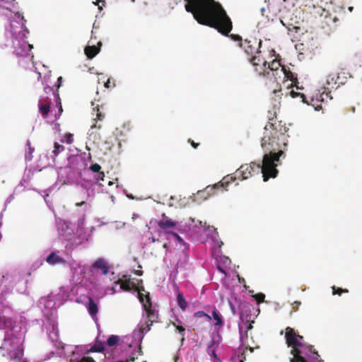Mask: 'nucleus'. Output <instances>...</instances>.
I'll return each instance as SVG.
<instances>
[{"label":"nucleus","mask_w":362,"mask_h":362,"mask_svg":"<svg viewBox=\"0 0 362 362\" xmlns=\"http://www.w3.org/2000/svg\"><path fill=\"white\" fill-rule=\"evenodd\" d=\"M185 10L192 13L194 18L202 25L216 29L233 40L243 42L241 36L229 33L233 28L232 21L221 4L215 0H185Z\"/></svg>","instance_id":"obj_1"},{"label":"nucleus","mask_w":362,"mask_h":362,"mask_svg":"<svg viewBox=\"0 0 362 362\" xmlns=\"http://www.w3.org/2000/svg\"><path fill=\"white\" fill-rule=\"evenodd\" d=\"M288 128L282 121L268 122L264 128L261 146L266 153L263 156V175L264 182L274 178L279 173L276 167L280 164V157L284 155L279 140L286 146L285 134Z\"/></svg>","instance_id":"obj_2"},{"label":"nucleus","mask_w":362,"mask_h":362,"mask_svg":"<svg viewBox=\"0 0 362 362\" xmlns=\"http://www.w3.org/2000/svg\"><path fill=\"white\" fill-rule=\"evenodd\" d=\"M262 44V40L255 37L245 39L243 42L240 44V47H241L247 55L250 62L254 66L255 71L259 76L265 74V67L266 65H267V62L262 60L259 55L261 53L260 48Z\"/></svg>","instance_id":"obj_3"},{"label":"nucleus","mask_w":362,"mask_h":362,"mask_svg":"<svg viewBox=\"0 0 362 362\" xmlns=\"http://www.w3.org/2000/svg\"><path fill=\"white\" fill-rule=\"evenodd\" d=\"M0 349L3 356L11 359H19L23 356L22 343L16 337H6Z\"/></svg>","instance_id":"obj_4"},{"label":"nucleus","mask_w":362,"mask_h":362,"mask_svg":"<svg viewBox=\"0 0 362 362\" xmlns=\"http://www.w3.org/2000/svg\"><path fill=\"white\" fill-rule=\"evenodd\" d=\"M139 299L140 302L142 303L144 310L146 313L147 318L150 322V324H147L145 327H141L140 328V330L141 332H147L151 329V326L155 322L157 321V319L158 317V313L155 309L152 308V303L148 292H146V293H141V291H139Z\"/></svg>","instance_id":"obj_5"},{"label":"nucleus","mask_w":362,"mask_h":362,"mask_svg":"<svg viewBox=\"0 0 362 362\" xmlns=\"http://www.w3.org/2000/svg\"><path fill=\"white\" fill-rule=\"evenodd\" d=\"M342 83L341 81H339V76L329 74L327 78L326 83L322 88V91L320 90V100L322 102L332 100V90L337 89Z\"/></svg>","instance_id":"obj_6"},{"label":"nucleus","mask_w":362,"mask_h":362,"mask_svg":"<svg viewBox=\"0 0 362 362\" xmlns=\"http://www.w3.org/2000/svg\"><path fill=\"white\" fill-rule=\"evenodd\" d=\"M263 163L262 165L257 164L256 163L252 162L250 164H244L242 165L239 169L236 171V175L238 177H241V180H245L252 175V173L254 171H257V173L261 170L262 173V177L264 178L263 171ZM264 181V180L263 179Z\"/></svg>","instance_id":"obj_7"},{"label":"nucleus","mask_w":362,"mask_h":362,"mask_svg":"<svg viewBox=\"0 0 362 362\" xmlns=\"http://www.w3.org/2000/svg\"><path fill=\"white\" fill-rule=\"evenodd\" d=\"M136 282L142 283V280L137 279H133L131 280L130 278L127 279V276L124 275L122 279H119L115 284L120 285V288L124 291H129L131 290L136 291L138 293L141 291V293H146V291L143 286L139 287L136 285Z\"/></svg>","instance_id":"obj_8"},{"label":"nucleus","mask_w":362,"mask_h":362,"mask_svg":"<svg viewBox=\"0 0 362 362\" xmlns=\"http://www.w3.org/2000/svg\"><path fill=\"white\" fill-rule=\"evenodd\" d=\"M236 180L235 176H233L230 175H228L225 176L221 181L218 182L213 185H208L205 188H211L208 191V194L209 197L211 196H214L216 194L217 191H221L224 192L228 190V187L230 183L235 181Z\"/></svg>","instance_id":"obj_9"},{"label":"nucleus","mask_w":362,"mask_h":362,"mask_svg":"<svg viewBox=\"0 0 362 362\" xmlns=\"http://www.w3.org/2000/svg\"><path fill=\"white\" fill-rule=\"evenodd\" d=\"M285 339L288 347L303 346V344L298 339L296 332L293 328L290 327L286 328Z\"/></svg>","instance_id":"obj_10"},{"label":"nucleus","mask_w":362,"mask_h":362,"mask_svg":"<svg viewBox=\"0 0 362 362\" xmlns=\"http://www.w3.org/2000/svg\"><path fill=\"white\" fill-rule=\"evenodd\" d=\"M177 222L170 218L165 214H162V218L158 221V226L167 233L171 234L173 228H175Z\"/></svg>","instance_id":"obj_11"},{"label":"nucleus","mask_w":362,"mask_h":362,"mask_svg":"<svg viewBox=\"0 0 362 362\" xmlns=\"http://www.w3.org/2000/svg\"><path fill=\"white\" fill-rule=\"evenodd\" d=\"M12 310L9 307L4 308V311L0 313V329H5L12 326L13 320L11 317Z\"/></svg>","instance_id":"obj_12"},{"label":"nucleus","mask_w":362,"mask_h":362,"mask_svg":"<svg viewBox=\"0 0 362 362\" xmlns=\"http://www.w3.org/2000/svg\"><path fill=\"white\" fill-rule=\"evenodd\" d=\"M89 315L93 317H96L98 313V304L94 301L93 298L90 296L88 297V303L86 306Z\"/></svg>","instance_id":"obj_13"},{"label":"nucleus","mask_w":362,"mask_h":362,"mask_svg":"<svg viewBox=\"0 0 362 362\" xmlns=\"http://www.w3.org/2000/svg\"><path fill=\"white\" fill-rule=\"evenodd\" d=\"M93 267L95 269H100L102 272V274L106 275L108 273L109 267L106 261L104 259L99 258L93 264Z\"/></svg>","instance_id":"obj_14"},{"label":"nucleus","mask_w":362,"mask_h":362,"mask_svg":"<svg viewBox=\"0 0 362 362\" xmlns=\"http://www.w3.org/2000/svg\"><path fill=\"white\" fill-rule=\"evenodd\" d=\"M46 262L51 265L64 263V259L59 256L57 254H56V252H51L47 257Z\"/></svg>","instance_id":"obj_15"},{"label":"nucleus","mask_w":362,"mask_h":362,"mask_svg":"<svg viewBox=\"0 0 362 362\" xmlns=\"http://www.w3.org/2000/svg\"><path fill=\"white\" fill-rule=\"evenodd\" d=\"M93 112H95L96 117L94 119V121H95L94 124H93L91 125V129H95V128L100 129L101 128V125L100 124H97V121H102L105 118V115L103 114L100 111V109H99L98 106H97V107L93 108Z\"/></svg>","instance_id":"obj_16"},{"label":"nucleus","mask_w":362,"mask_h":362,"mask_svg":"<svg viewBox=\"0 0 362 362\" xmlns=\"http://www.w3.org/2000/svg\"><path fill=\"white\" fill-rule=\"evenodd\" d=\"M100 48L97 46H87L84 49V52L88 59H93L99 52Z\"/></svg>","instance_id":"obj_17"},{"label":"nucleus","mask_w":362,"mask_h":362,"mask_svg":"<svg viewBox=\"0 0 362 362\" xmlns=\"http://www.w3.org/2000/svg\"><path fill=\"white\" fill-rule=\"evenodd\" d=\"M310 9V13L314 17L322 16L324 13H327L326 10L320 6H316L315 4L311 6V8H308Z\"/></svg>","instance_id":"obj_18"},{"label":"nucleus","mask_w":362,"mask_h":362,"mask_svg":"<svg viewBox=\"0 0 362 362\" xmlns=\"http://www.w3.org/2000/svg\"><path fill=\"white\" fill-rule=\"evenodd\" d=\"M282 66H283L281 65L279 61L274 60L271 63L268 64L267 68V66L265 67V71H264L265 74H263V75L266 76V75L269 74V71H267V69L274 72V71H278V70H279L280 68L281 69Z\"/></svg>","instance_id":"obj_19"},{"label":"nucleus","mask_w":362,"mask_h":362,"mask_svg":"<svg viewBox=\"0 0 362 362\" xmlns=\"http://www.w3.org/2000/svg\"><path fill=\"white\" fill-rule=\"evenodd\" d=\"M211 189V188H204L202 190L197 191V192L194 194L195 199L198 201H204L209 198L208 191Z\"/></svg>","instance_id":"obj_20"},{"label":"nucleus","mask_w":362,"mask_h":362,"mask_svg":"<svg viewBox=\"0 0 362 362\" xmlns=\"http://www.w3.org/2000/svg\"><path fill=\"white\" fill-rule=\"evenodd\" d=\"M50 105H51L48 103L46 104L39 103V112L42 114V116L44 119H46L48 116L50 110Z\"/></svg>","instance_id":"obj_21"},{"label":"nucleus","mask_w":362,"mask_h":362,"mask_svg":"<svg viewBox=\"0 0 362 362\" xmlns=\"http://www.w3.org/2000/svg\"><path fill=\"white\" fill-rule=\"evenodd\" d=\"M240 318H241L243 323H242V325H239L240 331L241 332V330L243 328H245V332L247 333L249 330L252 329V327H253L252 323H254V320L250 321L249 320H247L245 322H244L243 313L240 315Z\"/></svg>","instance_id":"obj_22"},{"label":"nucleus","mask_w":362,"mask_h":362,"mask_svg":"<svg viewBox=\"0 0 362 362\" xmlns=\"http://www.w3.org/2000/svg\"><path fill=\"white\" fill-rule=\"evenodd\" d=\"M299 347L300 346L291 347V354L293 356V358H291L290 362H298L299 358H303L301 356L302 351L298 349Z\"/></svg>","instance_id":"obj_23"},{"label":"nucleus","mask_w":362,"mask_h":362,"mask_svg":"<svg viewBox=\"0 0 362 362\" xmlns=\"http://www.w3.org/2000/svg\"><path fill=\"white\" fill-rule=\"evenodd\" d=\"M212 317L216 320V322L214 324L215 326L220 327L223 325V320L222 319V317L216 309H214L212 311Z\"/></svg>","instance_id":"obj_24"},{"label":"nucleus","mask_w":362,"mask_h":362,"mask_svg":"<svg viewBox=\"0 0 362 362\" xmlns=\"http://www.w3.org/2000/svg\"><path fill=\"white\" fill-rule=\"evenodd\" d=\"M44 90H45L46 94L52 93V94L57 98V100L58 101V103L59 104V112H62V105H61V102H60V98L59 97V94L57 93L54 92V90H53V88L49 86H45Z\"/></svg>","instance_id":"obj_25"},{"label":"nucleus","mask_w":362,"mask_h":362,"mask_svg":"<svg viewBox=\"0 0 362 362\" xmlns=\"http://www.w3.org/2000/svg\"><path fill=\"white\" fill-rule=\"evenodd\" d=\"M105 349V343L96 341L95 344L90 349V351L93 352H102Z\"/></svg>","instance_id":"obj_26"},{"label":"nucleus","mask_w":362,"mask_h":362,"mask_svg":"<svg viewBox=\"0 0 362 362\" xmlns=\"http://www.w3.org/2000/svg\"><path fill=\"white\" fill-rule=\"evenodd\" d=\"M177 303L179 307L182 310H185L187 306V303L183 296V295L181 293H178L177 296Z\"/></svg>","instance_id":"obj_27"},{"label":"nucleus","mask_w":362,"mask_h":362,"mask_svg":"<svg viewBox=\"0 0 362 362\" xmlns=\"http://www.w3.org/2000/svg\"><path fill=\"white\" fill-rule=\"evenodd\" d=\"M280 71L284 73L285 78L290 80L291 81L294 82L297 80V78L294 76V74L290 70H286L285 66H282Z\"/></svg>","instance_id":"obj_28"},{"label":"nucleus","mask_w":362,"mask_h":362,"mask_svg":"<svg viewBox=\"0 0 362 362\" xmlns=\"http://www.w3.org/2000/svg\"><path fill=\"white\" fill-rule=\"evenodd\" d=\"M119 340V337L117 335H111L105 343V346L112 347L116 345Z\"/></svg>","instance_id":"obj_29"},{"label":"nucleus","mask_w":362,"mask_h":362,"mask_svg":"<svg viewBox=\"0 0 362 362\" xmlns=\"http://www.w3.org/2000/svg\"><path fill=\"white\" fill-rule=\"evenodd\" d=\"M64 146L62 144H59L57 142H54V150L52 151V157H57L60 153L64 151Z\"/></svg>","instance_id":"obj_30"},{"label":"nucleus","mask_w":362,"mask_h":362,"mask_svg":"<svg viewBox=\"0 0 362 362\" xmlns=\"http://www.w3.org/2000/svg\"><path fill=\"white\" fill-rule=\"evenodd\" d=\"M193 316L195 318H203L207 322H210L211 320V317L208 314L205 313L204 311H198L195 313Z\"/></svg>","instance_id":"obj_31"},{"label":"nucleus","mask_w":362,"mask_h":362,"mask_svg":"<svg viewBox=\"0 0 362 362\" xmlns=\"http://www.w3.org/2000/svg\"><path fill=\"white\" fill-rule=\"evenodd\" d=\"M173 326L175 327L176 331L179 332L181 335V342L183 344L185 341V329L182 325H177L175 323H173Z\"/></svg>","instance_id":"obj_32"},{"label":"nucleus","mask_w":362,"mask_h":362,"mask_svg":"<svg viewBox=\"0 0 362 362\" xmlns=\"http://www.w3.org/2000/svg\"><path fill=\"white\" fill-rule=\"evenodd\" d=\"M332 293L333 295H339V296H341L342 293H348L349 292V290L346 289V288H339V287H337L335 286H333L332 287Z\"/></svg>","instance_id":"obj_33"},{"label":"nucleus","mask_w":362,"mask_h":362,"mask_svg":"<svg viewBox=\"0 0 362 362\" xmlns=\"http://www.w3.org/2000/svg\"><path fill=\"white\" fill-rule=\"evenodd\" d=\"M74 141V135L71 133H66L64 134V138L62 139V142H66L68 144H72Z\"/></svg>","instance_id":"obj_34"},{"label":"nucleus","mask_w":362,"mask_h":362,"mask_svg":"<svg viewBox=\"0 0 362 362\" xmlns=\"http://www.w3.org/2000/svg\"><path fill=\"white\" fill-rule=\"evenodd\" d=\"M252 298L259 304L264 301L265 295L262 293H259L252 296Z\"/></svg>","instance_id":"obj_35"},{"label":"nucleus","mask_w":362,"mask_h":362,"mask_svg":"<svg viewBox=\"0 0 362 362\" xmlns=\"http://www.w3.org/2000/svg\"><path fill=\"white\" fill-rule=\"evenodd\" d=\"M290 95H291V96L292 98H296V97H298V96H300V98H302V101H303V103H307V102H306V97H305V95L304 94H303V93H298V92H296V91H294V90H291V91H290Z\"/></svg>","instance_id":"obj_36"},{"label":"nucleus","mask_w":362,"mask_h":362,"mask_svg":"<svg viewBox=\"0 0 362 362\" xmlns=\"http://www.w3.org/2000/svg\"><path fill=\"white\" fill-rule=\"evenodd\" d=\"M276 111H275V107H273L272 108V110H269L268 111V115H267V117H268V119H269V122H274L276 118Z\"/></svg>","instance_id":"obj_37"},{"label":"nucleus","mask_w":362,"mask_h":362,"mask_svg":"<svg viewBox=\"0 0 362 362\" xmlns=\"http://www.w3.org/2000/svg\"><path fill=\"white\" fill-rule=\"evenodd\" d=\"M301 1L302 6L308 8H311V6L315 4L314 0H301Z\"/></svg>","instance_id":"obj_38"},{"label":"nucleus","mask_w":362,"mask_h":362,"mask_svg":"<svg viewBox=\"0 0 362 362\" xmlns=\"http://www.w3.org/2000/svg\"><path fill=\"white\" fill-rule=\"evenodd\" d=\"M90 170L95 173H100V169H101V166L98 164V163H94L93 165H91L90 166Z\"/></svg>","instance_id":"obj_39"},{"label":"nucleus","mask_w":362,"mask_h":362,"mask_svg":"<svg viewBox=\"0 0 362 362\" xmlns=\"http://www.w3.org/2000/svg\"><path fill=\"white\" fill-rule=\"evenodd\" d=\"M39 103H45L46 104L47 103H49L51 105V99L49 98L48 96H41L40 100H39Z\"/></svg>","instance_id":"obj_40"},{"label":"nucleus","mask_w":362,"mask_h":362,"mask_svg":"<svg viewBox=\"0 0 362 362\" xmlns=\"http://www.w3.org/2000/svg\"><path fill=\"white\" fill-rule=\"evenodd\" d=\"M104 177H105V174H104L103 172H100V173H98V175L96 177L97 182L99 183V185L100 186H103V185L102 183H100V181H103L104 180Z\"/></svg>","instance_id":"obj_41"},{"label":"nucleus","mask_w":362,"mask_h":362,"mask_svg":"<svg viewBox=\"0 0 362 362\" xmlns=\"http://www.w3.org/2000/svg\"><path fill=\"white\" fill-rule=\"evenodd\" d=\"M115 83L114 81H111V78H108L107 81L105 83V87L107 88H110L111 87H115Z\"/></svg>","instance_id":"obj_42"},{"label":"nucleus","mask_w":362,"mask_h":362,"mask_svg":"<svg viewBox=\"0 0 362 362\" xmlns=\"http://www.w3.org/2000/svg\"><path fill=\"white\" fill-rule=\"evenodd\" d=\"M70 362H74L72 360ZM76 362H95L94 360L88 356H84L83 357L80 361H78Z\"/></svg>","instance_id":"obj_43"},{"label":"nucleus","mask_w":362,"mask_h":362,"mask_svg":"<svg viewBox=\"0 0 362 362\" xmlns=\"http://www.w3.org/2000/svg\"><path fill=\"white\" fill-rule=\"evenodd\" d=\"M171 235H173L178 242L182 243L183 241L177 233L173 232Z\"/></svg>","instance_id":"obj_44"},{"label":"nucleus","mask_w":362,"mask_h":362,"mask_svg":"<svg viewBox=\"0 0 362 362\" xmlns=\"http://www.w3.org/2000/svg\"><path fill=\"white\" fill-rule=\"evenodd\" d=\"M188 142L190 143V144L192 145V146L194 148H197L198 147V146L199 145V144L198 143H195L193 140H191V139H189L188 140Z\"/></svg>","instance_id":"obj_45"},{"label":"nucleus","mask_w":362,"mask_h":362,"mask_svg":"<svg viewBox=\"0 0 362 362\" xmlns=\"http://www.w3.org/2000/svg\"><path fill=\"white\" fill-rule=\"evenodd\" d=\"M308 349H309V351H310V352H312L313 354H316L317 356H318L317 351H316L313 349V346H308Z\"/></svg>","instance_id":"obj_46"},{"label":"nucleus","mask_w":362,"mask_h":362,"mask_svg":"<svg viewBox=\"0 0 362 362\" xmlns=\"http://www.w3.org/2000/svg\"><path fill=\"white\" fill-rule=\"evenodd\" d=\"M57 82H58V84H57V88H59L61 85H62V76H59L58 78H57Z\"/></svg>","instance_id":"obj_47"},{"label":"nucleus","mask_w":362,"mask_h":362,"mask_svg":"<svg viewBox=\"0 0 362 362\" xmlns=\"http://www.w3.org/2000/svg\"><path fill=\"white\" fill-rule=\"evenodd\" d=\"M240 357L241 358L240 359L239 362H244V361L246 359L245 356V352L241 353Z\"/></svg>","instance_id":"obj_48"},{"label":"nucleus","mask_w":362,"mask_h":362,"mask_svg":"<svg viewBox=\"0 0 362 362\" xmlns=\"http://www.w3.org/2000/svg\"><path fill=\"white\" fill-rule=\"evenodd\" d=\"M134 274L137 276H141L143 274V272L141 270H136L134 272Z\"/></svg>","instance_id":"obj_49"},{"label":"nucleus","mask_w":362,"mask_h":362,"mask_svg":"<svg viewBox=\"0 0 362 362\" xmlns=\"http://www.w3.org/2000/svg\"><path fill=\"white\" fill-rule=\"evenodd\" d=\"M296 337L298 338V339L301 342L302 340H303V337L302 335H300L296 333Z\"/></svg>","instance_id":"obj_50"},{"label":"nucleus","mask_w":362,"mask_h":362,"mask_svg":"<svg viewBox=\"0 0 362 362\" xmlns=\"http://www.w3.org/2000/svg\"><path fill=\"white\" fill-rule=\"evenodd\" d=\"M300 305V302L295 301L293 303V305H295L296 308H298Z\"/></svg>","instance_id":"obj_51"},{"label":"nucleus","mask_w":362,"mask_h":362,"mask_svg":"<svg viewBox=\"0 0 362 362\" xmlns=\"http://www.w3.org/2000/svg\"><path fill=\"white\" fill-rule=\"evenodd\" d=\"M298 362H308L305 358H300L298 359Z\"/></svg>","instance_id":"obj_52"},{"label":"nucleus","mask_w":362,"mask_h":362,"mask_svg":"<svg viewBox=\"0 0 362 362\" xmlns=\"http://www.w3.org/2000/svg\"><path fill=\"white\" fill-rule=\"evenodd\" d=\"M348 10H349V11L352 12V11H353V10H354V7H353V6H349V7L348 8Z\"/></svg>","instance_id":"obj_53"},{"label":"nucleus","mask_w":362,"mask_h":362,"mask_svg":"<svg viewBox=\"0 0 362 362\" xmlns=\"http://www.w3.org/2000/svg\"><path fill=\"white\" fill-rule=\"evenodd\" d=\"M246 349H249V351H250V352H253V351H254V349H253V348H252V347H247V348H246Z\"/></svg>","instance_id":"obj_54"},{"label":"nucleus","mask_w":362,"mask_h":362,"mask_svg":"<svg viewBox=\"0 0 362 362\" xmlns=\"http://www.w3.org/2000/svg\"><path fill=\"white\" fill-rule=\"evenodd\" d=\"M218 268L219 271H221L222 273L226 274L225 270H223V269H221L220 267H218Z\"/></svg>","instance_id":"obj_55"},{"label":"nucleus","mask_w":362,"mask_h":362,"mask_svg":"<svg viewBox=\"0 0 362 362\" xmlns=\"http://www.w3.org/2000/svg\"><path fill=\"white\" fill-rule=\"evenodd\" d=\"M163 247L165 249H168V244L167 243H164Z\"/></svg>","instance_id":"obj_56"},{"label":"nucleus","mask_w":362,"mask_h":362,"mask_svg":"<svg viewBox=\"0 0 362 362\" xmlns=\"http://www.w3.org/2000/svg\"><path fill=\"white\" fill-rule=\"evenodd\" d=\"M83 204H85V202H81V203H80V204H77V206H82Z\"/></svg>","instance_id":"obj_57"},{"label":"nucleus","mask_w":362,"mask_h":362,"mask_svg":"<svg viewBox=\"0 0 362 362\" xmlns=\"http://www.w3.org/2000/svg\"><path fill=\"white\" fill-rule=\"evenodd\" d=\"M113 185V182L112 181H109L108 182V185Z\"/></svg>","instance_id":"obj_58"},{"label":"nucleus","mask_w":362,"mask_h":362,"mask_svg":"<svg viewBox=\"0 0 362 362\" xmlns=\"http://www.w3.org/2000/svg\"><path fill=\"white\" fill-rule=\"evenodd\" d=\"M151 239L152 240V242H153V243L156 241V238L153 237H152Z\"/></svg>","instance_id":"obj_59"},{"label":"nucleus","mask_w":362,"mask_h":362,"mask_svg":"<svg viewBox=\"0 0 362 362\" xmlns=\"http://www.w3.org/2000/svg\"><path fill=\"white\" fill-rule=\"evenodd\" d=\"M351 111H352L353 112H355V107H353L351 108Z\"/></svg>","instance_id":"obj_60"},{"label":"nucleus","mask_w":362,"mask_h":362,"mask_svg":"<svg viewBox=\"0 0 362 362\" xmlns=\"http://www.w3.org/2000/svg\"><path fill=\"white\" fill-rule=\"evenodd\" d=\"M134 360V358H131L130 361H133Z\"/></svg>","instance_id":"obj_61"},{"label":"nucleus","mask_w":362,"mask_h":362,"mask_svg":"<svg viewBox=\"0 0 362 362\" xmlns=\"http://www.w3.org/2000/svg\"><path fill=\"white\" fill-rule=\"evenodd\" d=\"M30 48H33V45H29Z\"/></svg>","instance_id":"obj_62"},{"label":"nucleus","mask_w":362,"mask_h":362,"mask_svg":"<svg viewBox=\"0 0 362 362\" xmlns=\"http://www.w3.org/2000/svg\"><path fill=\"white\" fill-rule=\"evenodd\" d=\"M284 1H286V0H283Z\"/></svg>","instance_id":"obj_63"},{"label":"nucleus","mask_w":362,"mask_h":362,"mask_svg":"<svg viewBox=\"0 0 362 362\" xmlns=\"http://www.w3.org/2000/svg\"><path fill=\"white\" fill-rule=\"evenodd\" d=\"M23 362H24V361H23Z\"/></svg>","instance_id":"obj_64"}]
</instances>
